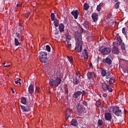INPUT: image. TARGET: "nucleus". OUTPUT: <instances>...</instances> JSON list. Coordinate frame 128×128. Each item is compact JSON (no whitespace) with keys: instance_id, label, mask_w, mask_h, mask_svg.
Segmentation results:
<instances>
[{"instance_id":"nucleus-25","label":"nucleus","mask_w":128,"mask_h":128,"mask_svg":"<svg viewBox=\"0 0 128 128\" xmlns=\"http://www.w3.org/2000/svg\"><path fill=\"white\" fill-rule=\"evenodd\" d=\"M21 102L23 104H26V98L24 97H22L21 98Z\"/></svg>"},{"instance_id":"nucleus-35","label":"nucleus","mask_w":128,"mask_h":128,"mask_svg":"<svg viewBox=\"0 0 128 128\" xmlns=\"http://www.w3.org/2000/svg\"><path fill=\"white\" fill-rule=\"evenodd\" d=\"M120 2H118L116 4H115V8H120Z\"/></svg>"},{"instance_id":"nucleus-18","label":"nucleus","mask_w":128,"mask_h":128,"mask_svg":"<svg viewBox=\"0 0 128 128\" xmlns=\"http://www.w3.org/2000/svg\"><path fill=\"white\" fill-rule=\"evenodd\" d=\"M34 86H32V84H30L29 87H28V92L29 94H34Z\"/></svg>"},{"instance_id":"nucleus-17","label":"nucleus","mask_w":128,"mask_h":128,"mask_svg":"<svg viewBox=\"0 0 128 128\" xmlns=\"http://www.w3.org/2000/svg\"><path fill=\"white\" fill-rule=\"evenodd\" d=\"M112 52L115 54H118V49L116 47L114 46L112 49Z\"/></svg>"},{"instance_id":"nucleus-46","label":"nucleus","mask_w":128,"mask_h":128,"mask_svg":"<svg viewBox=\"0 0 128 128\" xmlns=\"http://www.w3.org/2000/svg\"><path fill=\"white\" fill-rule=\"evenodd\" d=\"M48 94H52V92L49 91V92H48Z\"/></svg>"},{"instance_id":"nucleus-39","label":"nucleus","mask_w":128,"mask_h":128,"mask_svg":"<svg viewBox=\"0 0 128 128\" xmlns=\"http://www.w3.org/2000/svg\"><path fill=\"white\" fill-rule=\"evenodd\" d=\"M3 64L4 65V68H10V64L6 65V62H4Z\"/></svg>"},{"instance_id":"nucleus-15","label":"nucleus","mask_w":128,"mask_h":128,"mask_svg":"<svg viewBox=\"0 0 128 128\" xmlns=\"http://www.w3.org/2000/svg\"><path fill=\"white\" fill-rule=\"evenodd\" d=\"M92 18L94 22H96L98 20V14L97 13H93Z\"/></svg>"},{"instance_id":"nucleus-36","label":"nucleus","mask_w":128,"mask_h":128,"mask_svg":"<svg viewBox=\"0 0 128 128\" xmlns=\"http://www.w3.org/2000/svg\"><path fill=\"white\" fill-rule=\"evenodd\" d=\"M20 78H19L18 80L15 81V84H19L20 86V84H22V82H20Z\"/></svg>"},{"instance_id":"nucleus-2","label":"nucleus","mask_w":128,"mask_h":128,"mask_svg":"<svg viewBox=\"0 0 128 128\" xmlns=\"http://www.w3.org/2000/svg\"><path fill=\"white\" fill-rule=\"evenodd\" d=\"M74 38L76 42L75 50L76 52H82V35L76 32Z\"/></svg>"},{"instance_id":"nucleus-6","label":"nucleus","mask_w":128,"mask_h":128,"mask_svg":"<svg viewBox=\"0 0 128 128\" xmlns=\"http://www.w3.org/2000/svg\"><path fill=\"white\" fill-rule=\"evenodd\" d=\"M73 78L72 82L74 84H78L79 82H80V74L78 72H76Z\"/></svg>"},{"instance_id":"nucleus-44","label":"nucleus","mask_w":128,"mask_h":128,"mask_svg":"<svg viewBox=\"0 0 128 128\" xmlns=\"http://www.w3.org/2000/svg\"><path fill=\"white\" fill-rule=\"evenodd\" d=\"M53 40H58V38L54 36V37H53Z\"/></svg>"},{"instance_id":"nucleus-41","label":"nucleus","mask_w":128,"mask_h":128,"mask_svg":"<svg viewBox=\"0 0 128 128\" xmlns=\"http://www.w3.org/2000/svg\"><path fill=\"white\" fill-rule=\"evenodd\" d=\"M122 34H126V28H122Z\"/></svg>"},{"instance_id":"nucleus-16","label":"nucleus","mask_w":128,"mask_h":128,"mask_svg":"<svg viewBox=\"0 0 128 128\" xmlns=\"http://www.w3.org/2000/svg\"><path fill=\"white\" fill-rule=\"evenodd\" d=\"M70 38H66V41L64 42L67 48H72V44H70Z\"/></svg>"},{"instance_id":"nucleus-20","label":"nucleus","mask_w":128,"mask_h":128,"mask_svg":"<svg viewBox=\"0 0 128 128\" xmlns=\"http://www.w3.org/2000/svg\"><path fill=\"white\" fill-rule=\"evenodd\" d=\"M21 108L22 112H28L30 110V108H28V106H24L21 105Z\"/></svg>"},{"instance_id":"nucleus-26","label":"nucleus","mask_w":128,"mask_h":128,"mask_svg":"<svg viewBox=\"0 0 128 128\" xmlns=\"http://www.w3.org/2000/svg\"><path fill=\"white\" fill-rule=\"evenodd\" d=\"M82 26L85 28V30H88V24L87 22H84L83 23Z\"/></svg>"},{"instance_id":"nucleus-48","label":"nucleus","mask_w":128,"mask_h":128,"mask_svg":"<svg viewBox=\"0 0 128 128\" xmlns=\"http://www.w3.org/2000/svg\"><path fill=\"white\" fill-rule=\"evenodd\" d=\"M16 6H17L18 7L20 6V5H18V4H17Z\"/></svg>"},{"instance_id":"nucleus-47","label":"nucleus","mask_w":128,"mask_h":128,"mask_svg":"<svg viewBox=\"0 0 128 128\" xmlns=\"http://www.w3.org/2000/svg\"><path fill=\"white\" fill-rule=\"evenodd\" d=\"M115 2H118V0H114Z\"/></svg>"},{"instance_id":"nucleus-4","label":"nucleus","mask_w":128,"mask_h":128,"mask_svg":"<svg viewBox=\"0 0 128 128\" xmlns=\"http://www.w3.org/2000/svg\"><path fill=\"white\" fill-rule=\"evenodd\" d=\"M110 112H114L116 116H120V114H122V110L120 109V107L118 106H110Z\"/></svg>"},{"instance_id":"nucleus-38","label":"nucleus","mask_w":128,"mask_h":128,"mask_svg":"<svg viewBox=\"0 0 128 128\" xmlns=\"http://www.w3.org/2000/svg\"><path fill=\"white\" fill-rule=\"evenodd\" d=\"M36 92H40V87H36Z\"/></svg>"},{"instance_id":"nucleus-10","label":"nucleus","mask_w":128,"mask_h":128,"mask_svg":"<svg viewBox=\"0 0 128 128\" xmlns=\"http://www.w3.org/2000/svg\"><path fill=\"white\" fill-rule=\"evenodd\" d=\"M76 108L77 112H80V114H82V112H84V106H82L81 104H78L76 106Z\"/></svg>"},{"instance_id":"nucleus-40","label":"nucleus","mask_w":128,"mask_h":128,"mask_svg":"<svg viewBox=\"0 0 128 128\" xmlns=\"http://www.w3.org/2000/svg\"><path fill=\"white\" fill-rule=\"evenodd\" d=\"M82 104H84V106H88V102H86V101H84L82 102Z\"/></svg>"},{"instance_id":"nucleus-23","label":"nucleus","mask_w":128,"mask_h":128,"mask_svg":"<svg viewBox=\"0 0 128 128\" xmlns=\"http://www.w3.org/2000/svg\"><path fill=\"white\" fill-rule=\"evenodd\" d=\"M14 44L16 46H20V42H18V38H14Z\"/></svg>"},{"instance_id":"nucleus-9","label":"nucleus","mask_w":128,"mask_h":128,"mask_svg":"<svg viewBox=\"0 0 128 128\" xmlns=\"http://www.w3.org/2000/svg\"><path fill=\"white\" fill-rule=\"evenodd\" d=\"M87 76L88 80H90L92 78H94L96 77V74L94 72H88L87 73Z\"/></svg>"},{"instance_id":"nucleus-29","label":"nucleus","mask_w":128,"mask_h":128,"mask_svg":"<svg viewBox=\"0 0 128 128\" xmlns=\"http://www.w3.org/2000/svg\"><path fill=\"white\" fill-rule=\"evenodd\" d=\"M109 84H114V78L112 77L110 78L109 80Z\"/></svg>"},{"instance_id":"nucleus-11","label":"nucleus","mask_w":128,"mask_h":128,"mask_svg":"<svg viewBox=\"0 0 128 128\" xmlns=\"http://www.w3.org/2000/svg\"><path fill=\"white\" fill-rule=\"evenodd\" d=\"M79 14L80 12H78V10H73L71 12V14L74 16L75 20L78 18Z\"/></svg>"},{"instance_id":"nucleus-28","label":"nucleus","mask_w":128,"mask_h":128,"mask_svg":"<svg viewBox=\"0 0 128 128\" xmlns=\"http://www.w3.org/2000/svg\"><path fill=\"white\" fill-rule=\"evenodd\" d=\"M101 74H102V76H106V70H102L101 71Z\"/></svg>"},{"instance_id":"nucleus-12","label":"nucleus","mask_w":128,"mask_h":128,"mask_svg":"<svg viewBox=\"0 0 128 128\" xmlns=\"http://www.w3.org/2000/svg\"><path fill=\"white\" fill-rule=\"evenodd\" d=\"M82 54L84 60H88V51L86 49L84 50Z\"/></svg>"},{"instance_id":"nucleus-1","label":"nucleus","mask_w":128,"mask_h":128,"mask_svg":"<svg viewBox=\"0 0 128 128\" xmlns=\"http://www.w3.org/2000/svg\"><path fill=\"white\" fill-rule=\"evenodd\" d=\"M62 82V76H60V73L58 72L56 74L52 76L49 82V84L50 86H58L59 84H60Z\"/></svg>"},{"instance_id":"nucleus-27","label":"nucleus","mask_w":128,"mask_h":128,"mask_svg":"<svg viewBox=\"0 0 128 128\" xmlns=\"http://www.w3.org/2000/svg\"><path fill=\"white\" fill-rule=\"evenodd\" d=\"M84 10H88V8H90V6H88V4L85 3L84 4Z\"/></svg>"},{"instance_id":"nucleus-37","label":"nucleus","mask_w":128,"mask_h":128,"mask_svg":"<svg viewBox=\"0 0 128 128\" xmlns=\"http://www.w3.org/2000/svg\"><path fill=\"white\" fill-rule=\"evenodd\" d=\"M46 50H48V52H50V46L47 45L46 46Z\"/></svg>"},{"instance_id":"nucleus-50","label":"nucleus","mask_w":128,"mask_h":128,"mask_svg":"<svg viewBox=\"0 0 128 128\" xmlns=\"http://www.w3.org/2000/svg\"><path fill=\"white\" fill-rule=\"evenodd\" d=\"M13 94H14V92H13Z\"/></svg>"},{"instance_id":"nucleus-34","label":"nucleus","mask_w":128,"mask_h":128,"mask_svg":"<svg viewBox=\"0 0 128 128\" xmlns=\"http://www.w3.org/2000/svg\"><path fill=\"white\" fill-rule=\"evenodd\" d=\"M50 16H51V20H52V22H54V20H56V19H54V14L52 13Z\"/></svg>"},{"instance_id":"nucleus-5","label":"nucleus","mask_w":128,"mask_h":128,"mask_svg":"<svg viewBox=\"0 0 128 128\" xmlns=\"http://www.w3.org/2000/svg\"><path fill=\"white\" fill-rule=\"evenodd\" d=\"M39 58L41 62H46V60H48V53L44 52H40Z\"/></svg>"},{"instance_id":"nucleus-32","label":"nucleus","mask_w":128,"mask_h":128,"mask_svg":"<svg viewBox=\"0 0 128 128\" xmlns=\"http://www.w3.org/2000/svg\"><path fill=\"white\" fill-rule=\"evenodd\" d=\"M110 78H112V75H110V73L108 72L107 74H106V78L108 80V78L110 79Z\"/></svg>"},{"instance_id":"nucleus-22","label":"nucleus","mask_w":128,"mask_h":128,"mask_svg":"<svg viewBox=\"0 0 128 128\" xmlns=\"http://www.w3.org/2000/svg\"><path fill=\"white\" fill-rule=\"evenodd\" d=\"M102 6H104V3H100L97 6L96 10L98 12H100V10H102Z\"/></svg>"},{"instance_id":"nucleus-33","label":"nucleus","mask_w":128,"mask_h":128,"mask_svg":"<svg viewBox=\"0 0 128 128\" xmlns=\"http://www.w3.org/2000/svg\"><path fill=\"white\" fill-rule=\"evenodd\" d=\"M68 62H70V64H72V56H68Z\"/></svg>"},{"instance_id":"nucleus-45","label":"nucleus","mask_w":128,"mask_h":128,"mask_svg":"<svg viewBox=\"0 0 128 128\" xmlns=\"http://www.w3.org/2000/svg\"><path fill=\"white\" fill-rule=\"evenodd\" d=\"M118 40H119L120 42H122V40L120 38H118Z\"/></svg>"},{"instance_id":"nucleus-30","label":"nucleus","mask_w":128,"mask_h":128,"mask_svg":"<svg viewBox=\"0 0 128 128\" xmlns=\"http://www.w3.org/2000/svg\"><path fill=\"white\" fill-rule=\"evenodd\" d=\"M98 126H102L104 124V122L102 120H100L98 122Z\"/></svg>"},{"instance_id":"nucleus-13","label":"nucleus","mask_w":128,"mask_h":128,"mask_svg":"<svg viewBox=\"0 0 128 128\" xmlns=\"http://www.w3.org/2000/svg\"><path fill=\"white\" fill-rule=\"evenodd\" d=\"M65 116H66V120L68 119V118H70V114H72L71 112H70V109H67L65 110Z\"/></svg>"},{"instance_id":"nucleus-19","label":"nucleus","mask_w":128,"mask_h":128,"mask_svg":"<svg viewBox=\"0 0 128 128\" xmlns=\"http://www.w3.org/2000/svg\"><path fill=\"white\" fill-rule=\"evenodd\" d=\"M60 32H64V26L62 24H60L58 26Z\"/></svg>"},{"instance_id":"nucleus-31","label":"nucleus","mask_w":128,"mask_h":128,"mask_svg":"<svg viewBox=\"0 0 128 128\" xmlns=\"http://www.w3.org/2000/svg\"><path fill=\"white\" fill-rule=\"evenodd\" d=\"M54 24L55 26H58V19H55L54 20Z\"/></svg>"},{"instance_id":"nucleus-21","label":"nucleus","mask_w":128,"mask_h":128,"mask_svg":"<svg viewBox=\"0 0 128 128\" xmlns=\"http://www.w3.org/2000/svg\"><path fill=\"white\" fill-rule=\"evenodd\" d=\"M71 124L72 126H77L78 124V121L76 120H72L71 121Z\"/></svg>"},{"instance_id":"nucleus-49","label":"nucleus","mask_w":128,"mask_h":128,"mask_svg":"<svg viewBox=\"0 0 128 128\" xmlns=\"http://www.w3.org/2000/svg\"><path fill=\"white\" fill-rule=\"evenodd\" d=\"M18 36H20V34H18Z\"/></svg>"},{"instance_id":"nucleus-24","label":"nucleus","mask_w":128,"mask_h":128,"mask_svg":"<svg viewBox=\"0 0 128 128\" xmlns=\"http://www.w3.org/2000/svg\"><path fill=\"white\" fill-rule=\"evenodd\" d=\"M105 62L108 64H112V60L108 58H106L105 60Z\"/></svg>"},{"instance_id":"nucleus-3","label":"nucleus","mask_w":128,"mask_h":128,"mask_svg":"<svg viewBox=\"0 0 128 128\" xmlns=\"http://www.w3.org/2000/svg\"><path fill=\"white\" fill-rule=\"evenodd\" d=\"M99 52H100L103 56H108V54H110L112 48L108 47L102 46L99 48Z\"/></svg>"},{"instance_id":"nucleus-7","label":"nucleus","mask_w":128,"mask_h":128,"mask_svg":"<svg viewBox=\"0 0 128 128\" xmlns=\"http://www.w3.org/2000/svg\"><path fill=\"white\" fill-rule=\"evenodd\" d=\"M102 88L103 90H108L110 92H112V86L104 82L102 84Z\"/></svg>"},{"instance_id":"nucleus-42","label":"nucleus","mask_w":128,"mask_h":128,"mask_svg":"<svg viewBox=\"0 0 128 128\" xmlns=\"http://www.w3.org/2000/svg\"><path fill=\"white\" fill-rule=\"evenodd\" d=\"M121 48L122 50H126V46H121Z\"/></svg>"},{"instance_id":"nucleus-8","label":"nucleus","mask_w":128,"mask_h":128,"mask_svg":"<svg viewBox=\"0 0 128 128\" xmlns=\"http://www.w3.org/2000/svg\"><path fill=\"white\" fill-rule=\"evenodd\" d=\"M80 94H82V96H84V94H86V92H84V90H82V92L78 91L74 94L73 96L75 98H78V96H80Z\"/></svg>"},{"instance_id":"nucleus-43","label":"nucleus","mask_w":128,"mask_h":128,"mask_svg":"<svg viewBox=\"0 0 128 128\" xmlns=\"http://www.w3.org/2000/svg\"><path fill=\"white\" fill-rule=\"evenodd\" d=\"M102 96H104V98H106V96H108V94H102Z\"/></svg>"},{"instance_id":"nucleus-14","label":"nucleus","mask_w":128,"mask_h":128,"mask_svg":"<svg viewBox=\"0 0 128 128\" xmlns=\"http://www.w3.org/2000/svg\"><path fill=\"white\" fill-rule=\"evenodd\" d=\"M104 116L106 120H112V114L106 112L105 113Z\"/></svg>"}]
</instances>
